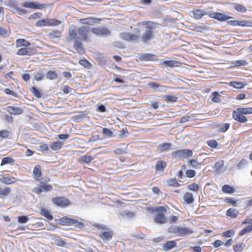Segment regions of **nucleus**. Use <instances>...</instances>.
Wrapping results in <instances>:
<instances>
[{
    "instance_id": "1",
    "label": "nucleus",
    "mask_w": 252,
    "mask_h": 252,
    "mask_svg": "<svg viewBox=\"0 0 252 252\" xmlns=\"http://www.w3.org/2000/svg\"><path fill=\"white\" fill-rule=\"evenodd\" d=\"M155 24L148 23L145 27V31L141 36V41L145 44H148L155 38Z\"/></svg>"
},
{
    "instance_id": "2",
    "label": "nucleus",
    "mask_w": 252,
    "mask_h": 252,
    "mask_svg": "<svg viewBox=\"0 0 252 252\" xmlns=\"http://www.w3.org/2000/svg\"><path fill=\"white\" fill-rule=\"evenodd\" d=\"M68 41L74 40L73 47L76 52L79 54H83L85 49L82 43L77 39V33L75 30L70 29L69 30V35L67 37Z\"/></svg>"
},
{
    "instance_id": "3",
    "label": "nucleus",
    "mask_w": 252,
    "mask_h": 252,
    "mask_svg": "<svg viewBox=\"0 0 252 252\" xmlns=\"http://www.w3.org/2000/svg\"><path fill=\"white\" fill-rule=\"evenodd\" d=\"M166 211V209L164 206H159L156 208V214L154 217V220L156 223L163 224L167 222V219L164 214Z\"/></svg>"
},
{
    "instance_id": "4",
    "label": "nucleus",
    "mask_w": 252,
    "mask_h": 252,
    "mask_svg": "<svg viewBox=\"0 0 252 252\" xmlns=\"http://www.w3.org/2000/svg\"><path fill=\"white\" fill-rule=\"evenodd\" d=\"M22 7L33 9V10H42L47 6V4L40 3L36 1H27L22 3Z\"/></svg>"
},
{
    "instance_id": "5",
    "label": "nucleus",
    "mask_w": 252,
    "mask_h": 252,
    "mask_svg": "<svg viewBox=\"0 0 252 252\" xmlns=\"http://www.w3.org/2000/svg\"><path fill=\"white\" fill-rule=\"evenodd\" d=\"M74 30L76 31L77 33V39L81 40L82 41L88 42L89 41L87 38V34L88 32L90 30V28L88 26H84L80 28H78L77 30H75L74 28H70L69 30Z\"/></svg>"
},
{
    "instance_id": "6",
    "label": "nucleus",
    "mask_w": 252,
    "mask_h": 252,
    "mask_svg": "<svg viewBox=\"0 0 252 252\" xmlns=\"http://www.w3.org/2000/svg\"><path fill=\"white\" fill-rule=\"evenodd\" d=\"M61 22L57 19H49L48 18L39 20L36 22V26L42 27L46 26H57L61 24Z\"/></svg>"
},
{
    "instance_id": "7",
    "label": "nucleus",
    "mask_w": 252,
    "mask_h": 252,
    "mask_svg": "<svg viewBox=\"0 0 252 252\" xmlns=\"http://www.w3.org/2000/svg\"><path fill=\"white\" fill-rule=\"evenodd\" d=\"M7 6L8 7L9 9L14 13H17L22 15L25 14L26 12L25 9L19 8L17 2L13 0H8Z\"/></svg>"
},
{
    "instance_id": "8",
    "label": "nucleus",
    "mask_w": 252,
    "mask_h": 252,
    "mask_svg": "<svg viewBox=\"0 0 252 252\" xmlns=\"http://www.w3.org/2000/svg\"><path fill=\"white\" fill-rule=\"evenodd\" d=\"M52 202L58 206L62 208L67 207L70 204V201L64 197H56L52 199Z\"/></svg>"
},
{
    "instance_id": "9",
    "label": "nucleus",
    "mask_w": 252,
    "mask_h": 252,
    "mask_svg": "<svg viewBox=\"0 0 252 252\" xmlns=\"http://www.w3.org/2000/svg\"><path fill=\"white\" fill-rule=\"evenodd\" d=\"M227 24L232 26L252 27V20H229L227 21Z\"/></svg>"
},
{
    "instance_id": "10",
    "label": "nucleus",
    "mask_w": 252,
    "mask_h": 252,
    "mask_svg": "<svg viewBox=\"0 0 252 252\" xmlns=\"http://www.w3.org/2000/svg\"><path fill=\"white\" fill-rule=\"evenodd\" d=\"M172 155L182 158H187L192 156V152L189 149L178 150L172 153Z\"/></svg>"
},
{
    "instance_id": "11",
    "label": "nucleus",
    "mask_w": 252,
    "mask_h": 252,
    "mask_svg": "<svg viewBox=\"0 0 252 252\" xmlns=\"http://www.w3.org/2000/svg\"><path fill=\"white\" fill-rule=\"evenodd\" d=\"M120 37L126 41H131L134 42L135 41L137 40L139 36L134 34H131L128 32H124L120 33Z\"/></svg>"
},
{
    "instance_id": "12",
    "label": "nucleus",
    "mask_w": 252,
    "mask_h": 252,
    "mask_svg": "<svg viewBox=\"0 0 252 252\" xmlns=\"http://www.w3.org/2000/svg\"><path fill=\"white\" fill-rule=\"evenodd\" d=\"M52 189V186L50 185L41 184L39 187L34 188L32 191L39 194L43 191H50Z\"/></svg>"
},
{
    "instance_id": "13",
    "label": "nucleus",
    "mask_w": 252,
    "mask_h": 252,
    "mask_svg": "<svg viewBox=\"0 0 252 252\" xmlns=\"http://www.w3.org/2000/svg\"><path fill=\"white\" fill-rule=\"evenodd\" d=\"M149 88L152 89L155 92H166V87L162 86L157 82H152L148 84Z\"/></svg>"
},
{
    "instance_id": "14",
    "label": "nucleus",
    "mask_w": 252,
    "mask_h": 252,
    "mask_svg": "<svg viewBox=\"0 0 252 252\" xmlns=\"http://www.w3.org/2000/svg\"><path fill=\"white\" fill-rule=\"evenodd\" d=\"M232 118L236 121L244 123L247 122V118L237 110H234L232 112Z\"/></svg>"
},
{
    "instance_id": "15",
    "label": "nucleus",
    "mask_w": 252,
    "mask_h": 252,
    "mask_svg": "<svg viewBox=\"0 0 252 252\" xmlns=\"http://www.w3.org/2000/svg\"><path fill=\"white\" fill-rule=\"evenodd\" d=\"M5 110L12 115H20L23 113V109L19 107L7 106Z\"/></svg>"
},
{
    "instance_id": "16",
    "label": "nucleus",
    "mask_w": 252,
    "mask_h": 252,
    "mask_svg": "<svg viewBox=\"0 0 252 252\" xmlns=\"http://www.w3.org/2000/svg\"><path fill=\"white\" fill-rule=\"evenodd\" d=\"M34 51V48H23L18 50L17 54L21 56L24 55H32L34 54L33 51Z\"/></svg>"
},
{
    "instance_id": "17",
    "label": "nucleus",
    "mask_w": 252,
    "mask_h": 252,
    "mask_svg": "<svg viewBox=\"0 0 252 252\" xmlns=\"http://www.w3.org/2000/svg\"><path fill=\"white\" fill-rule=\"evenodd\" d=\"M193 230L189 228L179 226V237H185L192 234Z\"/></svg>"
},
{
    "instance_id": "18",
    "label": "nucleus",
    "mask_w": 252,
    "mask_h": 252,
    "mask_svg": "<svg viewBox=\"0 0 252 252\" xmlns=\"http://www.w3.org/2000/svg\"><path fill=\"white\" fill-rule=\"evenodd\" d=\"M155 55L150 53H141L138 55V60L140 61H154Z\"/></svg>"
},
{
    "instance_id": "19",
    "label": "nucleus",
    "mask_w": 252,
    "mask_h": 252,
    "mask_svg": "<svg viewBox=\"0 0 252 252\" xmlns=\"http://www.w3.org/2000/svg\"><path fill=\"white\" fill-rule=\"evenodd\" d=\"M172 144L170 143H162L160 144L157 149V152L158 153H161L165 151L169 150Z\"/></svg>"
},
{
    "instance_id": "20",
    "label": "nucleus",
    "mask_w": 252,
    "mask_h": 252,
    "mask_svg": "<svg viewBox=\"0 0 252 252\" xmlns=\"http://www.w3.org/2000/svg\"><path fill=\"white\" fill-rule=\"evenodd\" d=\"M101 19L94 18L92 17H89L84 19H80V21L82 24L92 25L94 23H98Z\"/></svg>"
},
{
    "instance_id": "21",
    "label": "nucleus",
    "mask_w": 252,
    "mask_h": 252,
    "mask_svg": "<svg viewBox=\"0 0 252 252\" xmlns=\"http://www.w3.org/2000/svg\"><path fill=\"white\" fill-rule=\"evenodd\" d=\"M53 240L54 241L55 245L60 247L68 248L70 246L69 244L67 243L66 242L63 241V239L58 236L54 238Z\"/></svg>"
},
{
    "instance_id": "22",
    "label": "nucleus",
    "mask_w": 252,
    "mask_h": 252,
    "mask_svg": "<svg viewBox=\"0 0 252 252\" xmlns=\"http://www.w3.org/2000/svg\"><path fill=\"white\" fill-rule=\"evenodd\" d=\"M11 191L10 188L0 185V198H3L7 196L10 193Z\"/></svg>"
},
{
    "instance_id": "23",
    "label": "nucleus",
    "mask_w": 252,
    "mask_h": 252,
    "mask_svg": "<svg viewBox=\"0 0 252 252\" xmlns=\"http://www.w3.org/2000/svg\"><path fill=\"white\" fill-rule=\"evenodd\" d=\"M17 179L13 177L1 176L0 177V181L6 185L16 183Z\"/></svg>"
},
{
    "instance_id": "24",
    "label": "nucleus",
    "mask_w": 252,
    "mask_h": 252,
    "mask_svg": "<svg viewBox=\"0 0 252 252\" xmlns=\"http://www.w3.org/2000/svg\"><path fill=\"white\" fill-rule=\"evenodd\" d=\"M176 240H173L167 242L162 246L164 251L167 252L176 246Z\"/></svg>"
},
{
    "instance_id": "25",
    "label": "nucleus",
    "mask_w": 252,
    "mask_h": 252,
    "mask_svg": "<svg viewBox=\"0 0 252 252\" xmlns=\"http://www.w3.org/2000/svg\"><path fill=\"white\" fill-rule=\"evenodd\" d=\"M162 64L163 65H165L167 66L173 67L175 66H179V64L180 63L179 62H178L177 61L175 60H162Z\"/></svg>"
},
{
    "instance_id": "26",
    "label": "nucleus",
    "mask_w": 252,
    "mask_h": 252,
    "mask_svg": "<svg viewBox=\"0 0 252 252\" xmlns=\"http://www.w3.org/2000/svg\"><path fill=\"white\" fill-rule=\"evenodd\" d=\"M42 174V171L41 170V167L39 165H36L33 171V175L34 178L36 180H38L39 178L41 177Z\"/></svg>"
},
{
    "instance_id": "27",
    "label": "nucleus",
    "mask_w": 252,
    "mask_h": 252,
    "mask_svg": "<svg viewBox=\"0 0 252 252\" xmlns=\"http://www.w3.org/2000/svg\"><path fill=\"white\" fill-rule=\"evenodd\" d=\"M30 91L37 98H41L43 95V94L42 93V91L40 88L32 87L30 89Z\"/></svg>"
},
{
    "instance_id": "28",
    "label": "nucleus",
    "mask_w": 252,
    "mask_h": 252,
    "mask_svg": "<svg viewBox=\"0 0 252 252\" xmlns=\"http://www.w3.org/2000/svg\"><path fill=\"white\" fill-rule=\"evenodd\" d=\"M93 31L94 33L98 35H106L110 33L109 30L105 28L94 29Z\"/></svg>"
},
{
    "instance_id": "29",
    "label": "nucleus",
    "mask_w": 252,
    "mask_h": 252,
    "mask_svg": "<svg viewBox=\"0 0 252 252\" xmlns=\"http://www.w3.org/2000/svg\"><path fill=\"white\" fill-rule=\"evenodd\" d=\"M113 233L112 231H102L99 235L103 240H109L111 239Z\"/></svg>"
},
{
    "instance_id": "30",
    "label": "nucleus",
    "mask_w": 252,
    "mask_h": 252,
    "mask_svg": "<svg viewBox=\"0 0 252 252\" xmlns=\"http://www.w3.org/2000/svg\"><path fill=\"white\" fill-rule=\"evenodd\" d=\"M183 199L186 203L189 204L192 203L194 201L192 194L189 192L184 194Z\"/></svg>"
},
{
    "instance_id": "31",
    "label": "nucleus",
    "mask_w": 252,
    "mask_h": 252,
    "mask_svg": "<svg viewBox=\"0 0 252 252\" xmlns=\"http://www.w3.org/2000/svg\"><path fill=\"white\" fill-rule=\"evenodd\" d=\"M223 160L219 161L215 163V168L218 173H221L225 171V168L223 167Z\"/></svg>"
},
{
    "instance_id": "32",
    "label": "nucleus",
    "mask_w": 252,
    "mask_h": 252,
    "mask_svg": "<svg viewBox=\"0 0 252 252\" xmlns=\"http://www.w3.org/2000/svg\"><path fill=\"white\" fill-rule=\"evenodd\" d=\"M16 46L17 47H22V46L28 47L31 45V44L30 42L27 41L26 40H25L24 39H17L16 40Z\"/></svg>"
},
{
    "instance_id": "33",
    "label": "nucleus",
    "mask_w": 252,
    "mask_h": 252,
    "mask_svg": "<svg viewBox=\"0 0 252 252\" xmlns=\"http://www.w3.org/2000/svg\"><path fill=\"white\" fill-rule=\"evenodd\" d=\"M239 214V211L234 208H230L226 212V215L231 218H235Z\"/></svg>"
},
{
    "instance_id": "34",
    "label": "nucleus",
    "mask_w": 252,
    "mask_h": 252,
    "mask_svg": "<svg viewBox=\"0 0 252 252\" xmlns=\"http://www.w3.org/2000/svg\"><path fill=\"white\" fill-rule=\"evenodd\" d=\"M40 214L49 220H52L53 219V216L50 212L45 208H42L41 209Z\"/></svg>"
},
{
    "instance_id": "35",
    "label": "nucleus",
    "mask_w": 252,
    "mask_h": 252,
    "mask_svg": "<svg viewBox=\"0 0 252 252\" xmlns=\"http://www.w3.org/2000/svg\"><path fill=\"white\" fill-rule=\"evenodd\" d=\"M68 225H74L77 227H81L83 224L82 222L79 221L77 220L68 218Z\"/></svg>"
},
{
    "instance_id": "36",
    "label": "nucleus",
    "mask_w": 252,
    "mask_h": 252,
    "mask_svg": "<svg viewBox=\"0 0 252 252\" xmlns=\"http://www.w3.org/2000/svg\"><path fill=\"white\" fill-rule=\"evenodd\" d=\"M166 166V163L164 161H158L155 165V169L156 171H163Z\"/></svg>"
},
{
    "instance_id": "37",
    "label": "nucleus",
    "mask_w": 252,
    "mask_h": 252,
    "mask_svg": "<svg viewBox=\"0 0 252 252\" xmlns=\"http://www.w3.org/2000/svg\"><path fill=\"white\" fill-rule=\"evenodd\" d=\"M179 226L172 225L168 228L169 233L174 234L176 236L179 237Z\"/></svg>"
},
{
    "instance_id": "38",
    "label": "nucleus",
    "mask_w": 252,
    "mask_h": 252,
    "mask_svg": "<svg viewBox=\"0 0 252 252\" xmlns=\"http://www.w3.org/2000/svg\"><path fill=\"white\" fill-rule=\"evenodd\" d=\"M46 78L49 80H55L58 77V73L53 70H50L46 73Z\"/></svg>"
},
{
    "instance_id": "39",
    "label": "nucleus",
    "mask_w": 252,
    "mask_h": 252,
    "mask_svg": "<svg viewBox=\"0 0 252 252\" xmlns=\"http://www.w3.org/2000/svg\"><path fill=\"white\" fill-rule=\"evenodd\" d=\"M14 162L15 160L12 158L10 157H5L2 159L0 165L3 166L4 165L7 164H13L14 163Z\"/></svg>"
},
{
    "instance_id": "40",
    "label": "nucleus",
    "mask_w": 252,
    "mask_h": 252,
    "mask_svg": "<svg viewBox=\"0 0 252 252\" xmlns=\"http://www.w3.org/2000/svg\"><path fill=\"white\" fill-rule=\"evenodd\" d=\"M222 191L223 192L227 193H232L235 192V190L232 187L225 185L222 187Z\"/></svg>"
},
{
    "instance_id": "41",
    "label": "nucleus",
    "mask_w": 252,
    "mask_h": 252,
    "mask_svg": "<svg viewBox=\"0 0 252 252\" xmlns=\"http://www.w3.org/2000/svg\"><path fill=\"white\" fill-rule=\"evenodd\" d=\"M236 110L239 111L242 114H252V108H238Z\"/></svg>"
},
{
    "instance_id": "42",
    "label": "nucleus",
    "mask_w": 252,
    "mask_h": 252,
    "mask_svg": "<svg viewBox=\"0 0 252 252\" xmlns=\"http://www.w3.org/2000/svg\"><path fill=\"white\" fill-rule=\"evenodd\" d=\"M167 185L169 187H178L180 184L177 181L175 178H171L167 181Z\"/></svg>"
},
{
    "instance_id": "43",
    "label": "nucleus",
    "mask_w": 252,
    "mask_h": 252,
    "mask_svg": "<svg viewBox=\"0 0 252 252\" xmlns=\"http://www.w3.org/2000/svg\"><path fill=\"white\" fill-rule=\"evenodd\" d=\"M252 230V224L249 225L244 228H243L241 231L239 232V235L241 236H243Z\"/></svg>"
},
{
    "instance_id": "44",
    "label": "nucleus",
    "mask_w": 252,
    "mask_h": 252,
    "mask_svg": "<svg viewBox=\"0 0 252 252\" xmlns=\"http://www.w3.org/2000/svg\"><path fill=\"white\" fill-rule=\"evenodd\" d=\"M189 162L192 167L195 169L200 168L202 165V162H198L194 159L190 160Z\"/></svg>"
},
{
    "instance_id": "45",
    "label": "nucleus",
    "mask_w": 252,
    "mask_h": 252,
    "mask_svg": "<svg viewBox=\"0 0 252 252\" xmlns=\"http://www.w3.org/2000/svg\"><path fill=\"white\" fill-rule=\"evenodd\" d=\"M163 99L166 101L176 102L178 99V97L174 95H165L163 96Z\"/></svg>"
},
{
    "instance_id": "46",
    "label": "nucleus",
    "mask_w": 252,
    "mask_h": 252,
    "mask_svg": "<svg viewBox=\"0 0 252 252\" xmlns=\"http://www.w3.org/2000/svg\"><path fill=\"white\" fill-rule=\"evenodd\" d=\"M230 84L232 87L236 89H242L245 86V83L240 82L232 81Z\"/></svg>"
},
{
    "instance_id": "47",
    "label": "nucleus",
    "mask_w": 252,
    "mask_h": 252,
    "mask_svg": "<svg viewBox=\"0 0 252 252\" xmlns=\"http://www.w3.org/2000/svg\"><path fill=\"white\" fill-rule=\"evenodd\" d=\"M230 124L229 123L222 124L219 126L218 131L220 132H225L229 128Z\"/></svg>"
},
{
    "instance_id": "48",
    "label": "nucleus",
    "mask_w": 252,
    "mask_h": 252,
    "mask_svg": "<svg viewBox=\"0 0 252 252\" xmlns=\"http://www.w3.org/2000/svg\"><path fill=\"white\" fill-rule=\"evenodd\" d=\"M62 145V143L56 142L50 145V148L52 150L58 151L61 149Z\"/></svg>"
},
{
    "instance_id": "49",
    "label": "nucleus",
    "mask_w": 252,
    "mask_h": 252,
    "mask_svg": "<svg viewBox=\"0 0 252 252\" xmlns=\"http://www.w3.org/2000/svg\"><path fill=\"white\" fill-rule=\"evenodd\" d=\"M244 246L243 242L238 243L233 246V250L235 252H241L243 250Z\"/></svg>"
},
{
    "instance_id": "50",
    "label": "nucleus",
    "mask_w": 252,
    "mask_h": 252,
    "mask_svg": "<svg viewBox=\"0 0 252 252\" xmlns=\"http://www.w3.org/2000/svg\"><path fill=\"white\" fill-rule=\"evenodd\" d=\"M234 8L238 11L241 12H245L247 11L246 8L243 5L235 3L234 4Z\"/></svg>"
},
{
    "instance_id": "51",
    "label": "nucleus",
    "mask_w": 252,
    "mask_h": 252,
    "mask_svg": "<svg viewBox=\"0 0 252 252\" xmlns=\"http://www.w3.org/2000/svg\"><path fill=\"white\" fill-rule=\"evenodd\" d=\"M248 164L247 160L245 159H242L237 164V169L240 170L244 168Z\"/></svg>"
},
{
    "instance_id": "52",
    "label": "nucleus",
    "mask_w": 252,
    "mask_h": 252,
    "mask_svg": "<svg viewBox=\"0 0 252 252\" xmlns=\"http://www.w3.org/2000/svg\"><path fill=\"white\" fill-rule=\"evenodd\" d=\"M94 158L90 155H86L84 156H82L81 157V161L86 163H89Z\"/></svg>"
},
{
    "instance_id": "53",
    "label": "nucleus",
    "mask_w": 252,
    "mask_h": 252,
    "mask_svg": "<svg viewBox=\"0 0 252 252\" xmlns=\"http://www.w3.org/2000/svg\"><path fill=\"white\" fill-rule=\"evenodd\" d=\"M79 63L81 65L87 68H90L91 66V63L87 60H81Z\"/></svg>"
},
{
    "instance_id": "54",
    "label": "nucleus",
    "mask_w": 252,
    "mask_h": 252,
    "mask_svg": "<svg viewBox=\"0 0 252 252\" xmlns=\"http://www.w3.org/2000/svg\"><path fill=\"white\" fill-rule=\"evenodd\" d=\"M61 35V32L59 31H54L50 32V36L51 38L60 37Z\"/></svg>"
},
{
    "instance_id": "55",
    "label": "nucleus",
    "mask_w": 252,
    "mask_h": 252,
    "mask_svg": "<svg viewBox=\"0 0 252 252\" xmlns=\"http://www.w3.org/2000/svg\"><path fill=\"white\" fill-rule=\"evenodd\" d=\"M8 35V31L0 26V36L3 37H6Z\"/></svg>"
},
{
    "instance_id": "56",
    "label": "nucleus",
    "mask_w": 252,
    "mask_h": 252,
    "mask_svg": "<svg viewBox=\"0 0 252 252\" xmlns=\"http://www.w3.org/2000/svg\"><path fill=\"white\" fill-rule=\"evenodd\" d=\"M96 110L99 112H105L106 111V108L104 105L98 103L96 105Z\"/></svg>"
},
{
    "instance_id": "57",
    "label": "nucleus",
    "mask_w": 252,
    "mask_h": 252,
    "mask_svg": "<svg viewBox=\"0 0 252 252\" xmlns=\"http://www.w3.org/2000/svg\"><path fill=\"white\" fill-rule=\"evenodd\" d=\"M45 75L43 71L37 73L34 75V79L36 81H40L43 79Z\"/></svg>"
},
{
    "instance_id": "58",
    "label": "nucleus",
    "mask_w": 252,
    "mask_h": 252,
    "mask_svg": "<svg viewBox=\"0 0 252 252\" xmlns=\"http://www.w3.org/2000/svg\"><path fill=\"white\" fill-rule=\"evenodd\" d=\"M29 220V218L27 216H21L18 217V221L21 223H26Z\"/></svg>"
},
{
    "instance_id": "59",
    "label": "nucleus",
    "mask_w": 252,
    "mask_h": 252,
    "mask_svg": "<svg viewBox=\"0 0 252 252\" xmlns=\"http://www.w3.org/2000/svg\"><path fill=\"white\" fill-rule=\"evenodd\" d=\"M214 96L212 98V101L214 102H220L221 101V99L218 97L219 93L215 92L213 93Z\"/></svg>"
},
{
    "instance_id": "60",
    "label": "nucleus",
    "mask_w": 252,
    "mask_h": 252,
    "mask_svg": "<svg viewBox=\"0 0 252 252\" xmlns=\"http://www.w3.org/2000/svg\"><path fill=\"white\" fill-rule=\"evenodd\" d=\"M102 133L104 135H106L109 137H111L113 135L112 131L107 128H103L102 129Z\"/></svg>"
},
{
    "instance_id": "61",
    "label": "nucleus",
    "mask_w": 252,
    "mask_h": 252,
    "mask_svg": "<svg viewBox=\"0 0 252 252\" xmlns=\"http://www.w3.org/2000/svg\"><path fill=\"white\" fill-rule=\"evenodd\" d=\"M207 144L209 146L213 148H216L218 146L217 142L215 140H209L207 141Z\"/></svg>"
},
{
    "instance_id": "62",
    "label": "nucleus",
    "mask_w": 252,
    "mask_h": 252,
    "mask_svg": "<svg viewBox=\"0 0 252 252\" xmlns=\"http://www.w3.org/2000/svg\"><path fill=\"white\" fill-rule=\"evenodd\" d=\"M10 135V132L7 130H2L0 131V137L5 138L8 137Z\"/></svg>"
},
{
    "instance_id": "63",
    "label": "nucleus",
    "mask_w": 252,
    "mask_h": 252,
    "mask_svg": "<svg viewBox=\"0 0 252 252\" xmlns=\"http://www.w3.org/2000/svg\"><path fill=\"white\" fill-rule=\"evenodd\" d=\"M196 171L194 170H188L186 172L187 176L189 178H192L195 176Z\"/></svg>"
},
{
    "instance_id": "64",
    "label": "nucleus",
    "mask_w": 252,
    "mask_h": 252,
    "mask_svg": "<svg viewBox=\"0 0 252 252\" xmlns=\"http://www.w3.org/2000/svg\"><path fill=\"white\" fill-rule=\"evenodd\" d=\"M234 234V231L233 230H229L223 232L222 236L225 237H232Z\"/></svg>"
}]
</instances>
